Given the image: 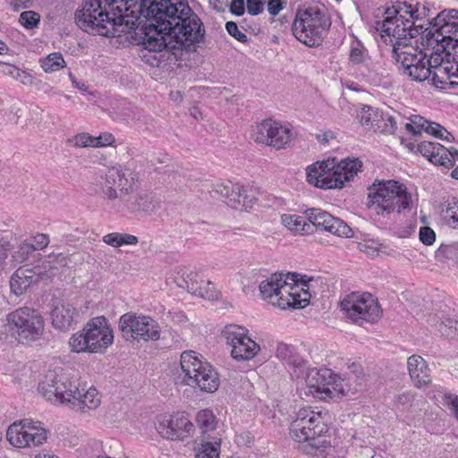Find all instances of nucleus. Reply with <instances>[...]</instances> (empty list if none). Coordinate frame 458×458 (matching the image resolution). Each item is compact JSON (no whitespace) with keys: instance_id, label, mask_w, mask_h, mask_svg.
I'll use <instances>...</instances> for the list:
<instances>
[{"instance_id":"nucleus-8","label":"nucleus","mask_w":458,"mask_h":458,"mask_svg":"<svg viewBox=\"0 0 458 458\" xmlns=\"http://www.w3.org/2000/svg\"><path fill=\"white\" fill-rule=\"evenodd\" d=\"M174 382L204 393H214L219 387L220 378L217 371L202 355L190 350L181 354L180 372Z\"/></svg>"},{"instance_id":"nucleus-59","label":"nucleus","mask_w":458,"mask_h":458,"mask_svg":"<svg viewBox=\"0 0 458 458\" xmlns=\"http://www.w3.org/2000/svg\"><path fill=\"white\" fill-rule=\"evenodd\" d=\"M229 11L235 16H242L245 12V2L244 0H232Z\"/></svg>"},{"instance_id":"nucleus-20","label":"nucleus","mask_w":458,"mask_h":458,"mask_svg":"<svg viewBox=\"0 0 458 458\" xmlns=\"http://www.w3.org/2000/svg\"><path fill=\"white\" fill-rule=\"evenodd\" d=\"M213 197L220 196L225 199L228 206L235 209L247 210L257 200L256 190L240 184L218 183L214 186Z\"/></svg>"},{"instance_id":"nucleus-9","label":"nucleus","mask_w":458,"mask_h":458,"mask_svg":"<svg viewBox=\"0 0 458 458\" xmlns=\"http://www.w3.org/2000/svg\"><path fill=\"white\" fill-rule=\"evenodd\" d=\"M411 196L404 184L394 180L375 182L369 188L367 206L377 215L400 214L409 208Z\"/></svg>"},{"instance_id":"nucleus-7","label":"nucleus","mask_w":458,"mask_h":458,"mask_svg":"<svg viewBox=\"0 0 458 458\" xmlns=\"http://www.w3.org/2000/svg\"><path fill=\"white\" fill-rule=\"evenodd\" d=\"M141 31L142 45L147 53L143 55L144 61L153 67L168 69L182 59L185 51L156 23L143 24Z\"/></svg>"},{"instance_id":"nucleus-57","label":"nucleus","mask_w":458,"mask_h":458,"mask_svg":"<svg viewBox=\"0 0 458 458\" xmlns=\"http://www.w3.org/2000/svg\"><path fill=\"white\" fill-rule=\"evenodd\" d=\"M95 148L111 146L114 142V137L109 132H103L98 137H94Z\"/></svg>"},{"instance_id":"nucleus-4","label":"nucleus","mask_w":458,"mask_h":458,"mask_svg":"<svg viewBox=\"0 0 458 458\" xmlns=\"http://www.w3.org/2000/svg\"><path fill=\"white\" fill-rule=\"evenodd\" d=\"M137 182L138 175L131 169L114 166L101 177L97 193L118 213L150 214L157 205L146 192L132 194Z\"/></svg>"},{"instance_id":"nucleus-52","label":"nucleus","mask_w":458,"mask_h":458,"mask_svg":"<svg viewBox=\"0 0 458 458\" xmlns=\"http://www.w3.org/2000/svg\"><path fill=\"white\" fill-rule=\"evenodd\" d=\"M420 240L425 245H432L436 241V233L428 226H422L420 229Z\"/></svg>"},{"instance_id":"nucleus-42","label":"nucleus","mask_w":458,"mask_h":458,"mask_svg":"<svg viewBox=\"0 0 458 458\" xmlns=\"http://www.w3.org/2000/svg\"><path fill=\"white\" fill-rule=\"evenodd\" d=\"M15 272L16 277L19 279H24L27 283H30V286L41 279V272L39 268L37 267H19Z\"/></svg>"},{"instance_id":"nucleus-34","label":"nucleus","mask_w":458,"mask_h":458,"mask_svg":"<svg viewBox=\"0 0 458 458\" xmlns=\"http://www.w3.org/2000/svg\"><path fill=\"white\" fill-rule=\"evenodd\" d=\"M221 439L217 437L208 436L200 439V447L196 458H219Z\"/></svg>"},{"instance_id":"nucleus-61","label":"nucleus","mask_w":458,"mask_h":458,"mask_svg":"<svg viewBox=\"0 0 458 458\" xmlns=\"http://www.w3.org/2000/svg\"><path fill=\"white\" fill-rule=\"evenodd\" d=\"M49 263L58 265L59 267H66L68 264L67 257L63 253H52L48 256Z\"/></svg>"},{"instance_id":"nucleus-15","label":"nucleus","mask_w":458,"mask_h":458,"mask_svg":"<svg viewBox=\"0 0 458 458\" xmlns=\"http://www.w3.org/2000/svg\"><path fill=\"white\" fill-rule=\"evenodd\" d=\"M340 305L346 318L360 326L364 323L375 324L382 316L377 299L369 293H351Z\"/></svg>"},{"instance_id":"nucleus-35","label":"nucleus","mask_w":458,"mask_h":458,"mask_svg":"<svg viewBox=\"0 0 458 458\" xmlns=\"http://www.w3.org/2000/svg\"><path fill=\"white\" fill-rule=\"evenodd\" d=\"M196 422L202 435L201 438L210 436L208 433L216 428L217 420L209 409L199 411L196 415Z\"/></svg>"},{"instance_id":"nucleus-38","label":"nucleus","mask_w":458,"mask_h":458,"mask_svg":"<svg viewBox=\"0 0 458 458\" xmlns=\"http://www.w3.org/2000/svg\"><path fill=\"white\" fill-rule=\"evenodd\" d=\"M442 217L447 226L458 229V199L455 197L449 199L442 209Z\"/></svg>"},{"instance_id":"nucleus-14","label":"nucleus","mask_w":458,"mask_h":458,"mask_svg":"<svg viewBox=\"0 0 458 458\" xmlns=\"http://www.w3.org/2000/svg\"><path fill=\"white\" fill-rule=\"evenodd\" d=\"M6 320L10 331L20 343L37 341L45 331V320L41 313L32 308H19L9 313Z\"/></svg>"},{"instance_id":"nucleus-27","label":"nucleus","mask_w":458,"mask_h":458,"mask_svg":"<svg viewBox=\"0 0 458 458\" xmlns=\"http://www.w3.org/2000/svg\"><path fill=\"white\" fill-rule=\"evenodd\" d=\"M418 152L427 157L432 164L440 165L441 160L444 164L450 165V159L446 157V148L437 142L423 141L417 147Z\"/></svg>"},{"instance_id":"nucleus-46","label":"nucleus","mask_w":458,"mask_h":458,"mask_svg":"<svg viewBox=\"0 0 458 458\" xmlns=\"http://www.w3.org/2000/svg\"><path fill=\"white\" fill-rule=\"evenodd\" d=\"M425 132L443 140L450 141L452 134L448 132L443 126L437 123L429 122L425 128Z\"/></svg>"},{"instance_id":"nucleus-64","label":"nucleus","mask_w":458,"mask_h":458,"mask_svg":"<svg viewBox=\"0 0 458 458\" xmlns=\"http://www.w3.org/2000/svg\"><path fill=\"white\" fill-rule=\"evenodd\" d=\"M445 155H446V157L448 159H450L449 163H451V164L450 165L444 164L443 160H441L440 165H443L445 167H451V166H453L454 164V160H458V149H456L454 148H446Z\"/></svg>"},{"instance_id":"nucleus-13","label":"nucleus","mask_w":458,"mask_h":458,"mask_svg":"<svg viewBox=\"0 0 458 458\" xmlns=\"http://www.w3.org/2000/svg\"><path fill=\"white\" fill-rule=\"evenodd\" d=\"M432 55V53L428 55L419 47L404 43L400 46V41L393 43L392 57L399 72L415 81H426Z\"/></svg>"},{"instance_id":"nucleus-32","label":"nucleus","mask_w":458,"mask_h":458,"mask_svg":"<svg viewBox=\"0 0 458 458\" xmlns=\"http://www.w3.org/2000/svg\"><path fill=\"white\" fill-rule=\"evenodd\" d=\"M357 117L363 126L371 128L374 131L382 128L380 120L383 118V113H379L377 108H374L368 105H362Z\"/></svg>"},{"instance_id":"nucleus-3","label":"nucleus","mask_w":458,"mask_h":458,"mask_svg":"<svg viewBox=\"0 0 458 458\" xmlns=\"http://www.w3.org/2000/svg\"><path fill=\"white\" fill-rule=\"evenodd\" d=\"M141 17L154 21L184 50L204 40L203 22L187 0H147Z\"/></svg>"},{"instance_id":"nucleus-10","label":"nucleus","mask_w":458,"mask_h":458,"mask_svg":"<svg viewBox=\"0 0 458 458\" xmlns=\"http://www.w3.org/2000/svg\"><path fill=\"white\" fill-rule=\"evenodd\" d=\"M331 24V18L326 11L309 7L297 12L292 30L297 40L309 47H317L322 44Z\"/></svg>"},{"instance_id":"nucleus-55","label":"nucleus","mask_w":458,"mask_h":458,"mask_svg":"<svg viewBox=\"0 0 458 458\" xmlns=\"http://www.w3.org/2000/svg\"><path fill=\"white\" fill-rule=\"evenodd\" d=\"M415 21H410V19H407L403 23V27L407 29L406 31L403 33L405 34V39L403 40L404 44H407L406 40L408 38L411 39L420 35L419 27L415 25Z\"/></svg>"},{"instance_id":"nucleus-23","label":"nucleus","mask_w":458,"mask_h":458,"mask_svg":"<svg viewBox=\"0 0 458 458\" xmlns=\"http://www.w3.org/2000/svg\"><path fill=\"white\" fill-rule=\"evenodd\" d=\"M289 275L284 277L283 273H275L271 276L260 282L259 285L260 296L276 306L275 301H278V297L284 294L287 290H293L294 287L287 283Z\"/></svg>"},{"instance_id":"nucleus-56","label":"nucleus","mask_w":458,"mask_h":458,"mask_svg":"<svg viewBox=\"0 0 458 458\" xmlns=\"http://www.w3.org/2000/svg\"><path fill=\"white\" fill-rule=\"evenodd\" d=\"M287 4V0H268L267 12L272 16H276Z\"/></svg>"},{"instance_id":"nucleus-51","label":"nucleus","mask_w":458,"mask_h":458,"mask_svg":"<svg viewBox=\"0 0 458 458\" xmlns=\"http://www.w3.org/2000/svg\"><path fill=\"white\" fill-rule=\"evenodd\" d=\"M33 244L28 242H23L16 251L15 258L21 262L26 260L30 254L35 251Z\"/></svg>"},{"instance_id":"nucleus-5","label":"nucleus","mask_w":458,"mask_h":458,"mask_svg":"<svg viewBox=\"0 0 458 458\" xmlns=\"http://www.w3.org/2000/svg\"><path fill=\"white\" fill-rule=\"evenodd\" d=\"M38 390L51 402L71 404L72 408H78L83 412L96 409L100 404L96 388L89 387L85 391L74 375L63 369L48 371L45 380L39 384Z\"/></svg>"},{"instance_id":"nucleus-25","label":"nucleus","mask_w":458,"mask_h":458,"mask_svg":"<svg viewBox=\"0 0 458 458\" xmlns=\"http://www.w3.org/2000/svg\"><path fill=\"white\" fill-rule=\"evenodd\" d=\"M428 65L429 71L426 74L428 77L426 81L437 89H446L448 87V77L445 72L447 66L445 65L442 55L437 52L433 54Z\"/></svg>"},{"instance_id":"nucleus-58","label":"nucleus","mask_w":458,"mask_h":458,"mask_svg":"<svg viewBox=\"0 0 458 458\" xmlns=\"http://www.w3.org/2000/svg\"><path fill=\"white\" fill-rule=\"evenodd\" d=\"M246 6L249 14L258 15L264 10V4L262 0H246Z\"/></svg>"},{"instance_id":"nucleus-41","label":"nucleus","mask_w":458,"mask_h":458,"mask_svg":"<svg viewBox=\"0 0 458 458\" xmlns=\"http://www.w3.org/2000/svg\"><path fill=\"white\" fill-rule=\"evenodd\" d=\"M438 331L445 337H454L458 331V320L451 318H445L437 326Z\"/></svg>"},{"instance_id":"nucleus-47","label":"nucleus","mask_w":458,"mask_h":458,"mask_svg":"<svg viewBox=\"0 0 458 458\" xmlns=\"http://www.w3.org/2000/svg\"><path fill=\"white\" fill-rule=\"evenodd\" d=\"M445 65L447 66L445 72L448 77L447 81L449 88L458 86V63L445 60Z\"/></svg>"},{"instance_id":"nucleus-39","label":"nucleus","mask_w":458,"mask_h":458,"mask_svg":"<svg viewBox=\"0 0 458 458\" xmlns=\"http://www.w3.org/2000/svg\"><path fill=\"white\" fill-rule=\"evenodd\" d=\"M41 67L46 72L59 71L65 66V61L59 52L49 54L40 60Z\"/></svg>"},{"instance_id":"nucleus-60","label":"nucleus","mask_w":458,"mask_h":458,"mask_svg":"<svg viewBox=\"0 0 458 458\" xmlns=\"http://www.w3.org/2000/svg\"><path fill=\"white\" fill-rule=\"evenodd\" d=\"M49 243V237L46 233H38L33 238V247L35 250H43Z\"/></svg>"},{"instance_id":"nucleus-28","label":"nucleus","mask_w":458,"mask_h":458,"mask_svg":"<svg viewBox=\"0 0 458 458\" xmlns=\"http://www.w3.org/2000/svg\"><path fill=\"white\" fill-rule=\"evenodd\" d=\"M325 217L323 225L318 226L315 231H326L332 234L352 238L354 236L352 229L342 219L335 217L329 213L322 214Z\"/></svg>"},{"instance_id":"nucleus-45","label":"nucleus","mask_w":458,"mask_h":458,"mask_svg":"<svg viewBox=\"0 0 458 458\" xmlns=\"http://www.w3.org/2000/svg\"><path fill=\"white\" fill-rule=\"evenodd\" d=\"M308 223L312 225V233L320 225H323L325 219L322 214H327V212L320 208H309L306 210Z\"/></svg>"},{"instance_id":"nucleus-48","label":"nucleus","mask_w":458,"mask_h":458,"mask_svg":"<svg viewBox=\"0 0 458 458\" xmlns=\"http://www.w3.org/2000/svg\"><path fill=\"white\" fill-rule=\"evenodd\" d=\"M30 287V283H27L24 279H19L16 277V272L13 274L10 279L11 291L16 294H22Z\"/></svg>"},{"instance_id":"nucleus-16","label":"nucleus","mask_w":458,"mask_h":458,"mask_svg":"<svg viewBox=\"0 0 458 458\" xmlns=\"http://www.w3.org/2000/svg\"><path fill=\"white\" fill-rule=\"evenodd\" d=\"M428 44H436L450 52L458 49V10H445L435 18L434 24L425 35Z\"/></svg>"},{"instance_id":"nucleus-1","label":"nucleus","mask_w":458,"mask_h":458,"mask_svg":"<svg viewBox=\"0 0 458 458\" xmlns=\"http://www.w3.org/2000/svg\"><path fill=\"white\" fill-rule=\"evenodd\" d=\"M147 0H88L74 14L82 30L107 38L138 29Z\"/></svg>"},{"instance_id":"nucleus-12","label":"nucleus","mask_w":458,"mask_h":458,"mask_svg":"<svg viewBox=\"0 0 458 458\" xmlns=\"http://www.w3.org/2000/svg\"><path fill=\"white\" fill-rule=\"evenodd\" d=\"M327 430L321 412H316L310 408H303L298 411L296 419L291 424L290 436L296 442L307 443L306 446L310 448V451H306L308 454H312V451L325 447L327 442L320 438Z\"/></svg>"},{"instance_id":"nucleus-62","label":"nucleus","mask_w":458,"mask_h":458,"mask_svg":"<svg viewBox=\"0 0 458 458\" xmlns=\"http://www.w3.org/2000/svg\"><path fill=\"white\" fill-rule=\"evenodd\" d=\"M8 257V243L0 238V271L4 269L5 260Z\"/></svg>"},{"instance_id":"nucleus-40","label":"nucleus","mask_w":458,"mask_h":458,"mask_svg":"<svg viewBox=\"0 0 458 458\" xmlns=\"http://www.w3.org/2000/svg\"><path fill=\"white\" fill-rule=\"evenodd\" d=\"M368 57V50L360 41H357L355 44L352 45L349 60L352 64H363L366 63Z\"/></svg>"},{"instance_id":"nucleus-44","label":"nucleus","mask_w":458,"mask_h":458,"mask_svg":"<svg viewBox=\"0 0 458 458\" xmlns=\"http://www.w3.org/2000/svg\"><path fill=\"white\" fill-rule=\"evenodd\" d=\"M19 21L24 28L31 30L38 27L40 15L34 11H24L21 13Z\"/></svg>"},{"instance_id":"nucleus-24","label":"nucleus","mask_w":458,"mask_h":458,"mask_svg":"<svg viewBox=\"0 0 458 458\" xmlns=\"http://www.w3.org/2000/svg\"><path fill=\"white\" fill-rule=\"evenodd\" d=\"M386 17L381 21H377V30L380 31L381 37H388L390 42L397 43L400 41V46L403 44L407 29L403 27V19L398 18L395 14H388V8L386 10Z\"/></svg>"},{"instance_id":"nucleus-2","label":"nucleus","mask_w":458,"mask_h":458,"mask_svg":"<svg viewBox=\"0 0 458 458\" xmlns=\"http://www.w3.org/2000/svg\"><path fill=\"white\" fill-rule=\"evenodd\" d=\"M276 357L284 364L293 369L292 376L297 378L305 376L309 391L316 398L321 400L341 398L358 391L357 383L361 380L360 367L355 363L349 366V372L345 377H341L327 368H308L306 360L297 352L292 344L281 343L276 347Z\"/></svg>"},{"instance_id":"nucleus-33","label":"nucleus","mask_w":458,"mask_h":458,"mask_svg":"<svg viewBox=\"0 0 458 458\" xmlns=\"http://www.w3.org/2000/svg\"><path fill=\"white\" fill-rule=\"evenodd\" d=\"M26 423L25 420L15 421L9 426L6 431V439L14 447H27L29 442L25 436Z\"/></svg>"},{"instance_id":"nucleus-18","label":"nucleus","mask_w":458,"mask_h":458,"mask_svg":"<svg viewBox=\"0 0 458 458\" xmlns=\"http://www.w3.org/2000/svg\"><path fill=\"white\" fill-rule=\"evenodd\" d=\"M292 130L272 119L263 120L253 129L251 138L258 143L273 147L276 149L285 148L291 142Z\"/></svg>"},{"instance_id":"nucleus-53","label":"nucleus","mask_w":458,"mask_h":458,"mask_svg":"<svg viewBox=\"0 0 458 458\" xmlns=\"http://www.w3.org/2000/svg\"><path fill=\"white\" fill-rule=\"evenodd\" d=\"M380 124H382V128L379 130L388 134H393L397 129L394 118L388 114H383V118L380 120Z\"/></svg>"},{"instance_id":"nucleus-50","label":"nucleus","mask_w":458,"mask_h":458,"mask_svg":"<svg viewBox=\"0 0 458 458\" xmlns=\"http://www.w3.org/2000/svg\"><path fill=\"white\" fill-rule=\"evenodd\" d=\"M197 276V274H189L187 275L186 278L184 279V282L186 284L187 289L189 292L195 295H199L201 297H204V291L202 287L198 286V282L195 280V277Z\"/></svg>"},{"instance_id":"nucleus-19","label":"nucleus","mask_w":458,"mask_h":458,"mask_svg":"<svg viewBox=\"0 0 458 458\" xmlns=\"http://www.w3.org/2000/svg\"><path fill=\"white\" fill-rule=\"evenodd\" d=\"M226 343L232 347L231 355L237 360L252 359L260 350L259 345L248 336V330L236 325H229L223 330Z\"/></svg>"},{"instance_id":"nucleus-54","label":"nucleus","mask_w":458,"mask_h":458,"mask_svg":"<svg viewBox=\"0 0 458 458\" xmlns=\"http://www.w3.org/2000/svg\"><path fill=\"white\" fill-rule=\"evenodd\" d=\"M74 146L79 148L94 147L95 140L94 137L89 133L83 132L74 137Z\"/></svg>"},{"instance_id":"nucleus-37","label":"nucleus","mask_w":458,"mask_h":458,"mask_svg":"<svg viewBox=\"0 0 458 458\" xmlns=\"http://www.w3.org/2000/svg\"><path fill=\"white\" fill-rule=\"evenodd\" d=\"M103 242L107 245L117 248L123 245H136L139 239L129 233H110L103 237Z\"/></svg>"},{"instance_id":"nucleus-49","label":"nucleus","mask_w":458,"mask_h":458,"mask_svg":"<svg viewBox=\"0 0 458 458\" xmlns=\"http://www.w3.org/2000/svg\"><path fill=\"white\" fill-rule=\"evenodd\" d=\"M225 29L228 34L233 37L239 42L246 43L248 41L247 35L239 30L236 22L227 21L225 23Z\"/></svg>"},{"instance_id":"nucleus-43","label":"nucleus","mask_w":458,"mask_h":458,"mask_svg":"<svg viewBox=\"0 0 458 458\" xmlns=\"http://www.w3.org/2000/svg\"><path fill=\"white\" fill-rule=\"evenodd\" d=\"M428 123L429 121L420 115H412L410 118V123H405V129L413 135H419L422 131H425Z\"/></svg>"},{"instance_id":"nucleus-6","label":"nucleus","mask_w":458,"mask_h":458,"mask_svg":"<svg viewBox=\"0 0 458 458\" xmlns=\"http://www.w3.org/2000/svg\"><path fill=\"white\" fill-rule=\"evenodd\" d=\"M362 162L356 157L338 160L336 157L318 161L307 167V181L318 188L341 189L345 182L357 175Z\"/></svg>"},{"instance_id":"nucleus-29","label":"nucleus","mask_w":458,"mask_h":458,"mask_svg":"<svg viewBox=\"0 0 458 458\" xmlns=\"http://www.w3.org/2000/svg\"><path fill=\"white\" fill-rule=\"evenodd\" d=\"M293 286L294 287L293 290H287L284 294H282L278 297V301H275L276 307L280 308L281 310H285L288 308L301 309L306 307L309 304V293L304 291V298L301 300L297 290L298 286Z\"/></svg>"},{"instance_id":"nucleus-17","label":"nucleus","mask_w":458,"mask_h":458,"mask_svg":"<svg viewBox=\"0 0 458 458\" xmlns=\"http://www.w3.org/2000/svg\"><path fill=\"white\" fill-rule=\"evenodd\" d=\"M118 327L125 338L134 340H158L160 327L158 323L149 316L127 312L119 318Z\"/></svg>"},{"instance_id":"nucleus-21","label":"nucleus","mask_w":458,"mask_h":458,"mask_svg":"<svg viewBox=\"0 0 458 458\" xmlns=\"http://www.w3.org/2000/svg\"><path fill=\"white\" fill-rule=\"evenodd\" d=\"M194 428L188 416L182 412L165 417L157 427L160 436L168 440H184L191 436Z\"/></svg>"},{"instance_id":"nucleus-22","label":"nucleus","mask_w":458,"mask_h":458,"mask_svg":"<svg viewBox=\"0 0 458 458\" xmlns=\"http://www.w3.org/2000/svg\"><path fill=\"white\" fill-rule=\"evenodd\" d=\"M52 326L62 332L73 329L80 321L79 310L69 301L61 300L53 305L50 312Z\"/></svg>"},{"instance_id":"nucleus-31","label":"nucleus","mask_w":458,"mask_h":458,"mask_svg":"<svg viewBox=\"0 0 458 458\" xmlns=\"http://www.w3.org/2000/svg\"><path fill=\"white\" fill-rule=\"evenodd\" d=\"M26 430L25 436L29 442L27 447H36L41 445L47 438V430L41 427L40 422H33L30 420H25Z\"/></svg>"},{"instance_id":"nucleus-63","label":"nucleus","mask_w":458,"mask_h":458,"mask_svg":"<svg viewBox=\"0 0 458 458\" xmlns=\"http://www.w3.org/2000/svg\"><path fill=\"white\" fill-rule=\"evenodd\" d=\"M445 400H448L447 404L452 410L454 417L458 420V396L453 394H445Z\"/></svg>"},{"instance_id":"nucleus-11","label":"nucleus","mask_w":458,"mask_h":458,"mask_svg":"<svg viewBox=\"0 0 458 458\" xmlns=\"http://www.w3.org/2000/svg\"><path fill=\"white\" fill-rule=\"evenodd\" d=\"M114 335L104 316L91 318L83 329L73 334L69 345L73 352H103L113 344Z\"/></svg>"},{"instance_id":"nucleus-36","label":"nucleus","mask_w":458,"mask_h":458,"mask_svg":"<svg viewBox=\"0 0 458 458\" xmlns=\"http://www.w3.org/2000/svg\"><path fill=\"white\" fill-rule=\"evenodd\" d=\"M418 4L413 6L411 4L398 3L396 6L388 8V14H395L398 18L403 21L410 19V21H418L420 19V13L417 8Z\"/></svg>"},{"instance_id":"nucleus-30","label":"nucleus","mask_w":458,"mask_h":458,"mask_svg":"<svg viewBox=\"0 0 458 458\" xmlns=\"http://www.w3.org/2000/svg\"><path fill=\"white\" fill-rule=\"evenodd\" d=\"M283 225L289 230L300 234L312 233V225L308 223L307 216L284 214L281 216Z\"/></svg>"},{"instance_id":"nucleus-26","label":"nucleus","mask_w":458,"mask_h":458,"mask_svg":"<svg viewBox=\"0 0 458 458\" xmlns=\"http://www.w3.org/2000/svg\"><path fill=\"white\" fill-rule=\"evenodd\" d=\"M407 368L410 377L417 387L430 383L429 369L425 360L420 355H411L407 360Z\"/></svg>"}]
</instances>
